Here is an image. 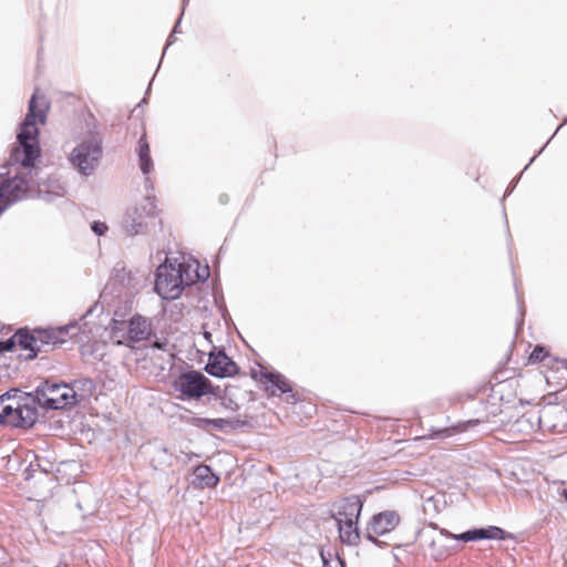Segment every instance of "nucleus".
Segmentation results:
<instances>
[{"instance_id":"obj_1","label":"nucleus","mask_w":567,"mask_h":567,"mask_svg":"<svg viewBox=\"0 0 567 567\" xmlns=\"http://www.w3.org/2000/svg\"><path fill=\"white\" fill-rule=\"evenodd\" d=\"M37 404L51 410L71 408L75 405V392L68 383L50 380L41 382L34 395L11 389L0 395V423L23 429L33 426L38 419Z\"/></svg>"},{"instance_id":"obj_2","label":"nucleus","mask_w":567,"mask_h":567,"mask_svg":"<svg viewBox=\"0 0 567 567\" xmlns=\"http://www.w3.org/2000/svg\"><path fill=\"white\" fill-rule=\"evenodd\" d=\"M208 276V267L199 269L196 260L178 262L167 258L156 270L155 291L163 299L173 300L182 295L186 286L205 280Z\"/></svg>"},{"instance_id":"obj_3","label":"nucleus","mask_w":567,"mask_h":567,"mask_svg":"<svg viewBox=\"0 0 567 567\" xmlns=\"http://www.w3.org/2000/svg\"><path fill=\"white\" fill-rule=\"evenodd\" d=\"M504 530L499 527L478 528L462 534H452L441 529L440 534L432 538L427 554L434 560H443L460 550L457 542H475L481 539H502Z\"/></svg>"},{"instance_id":"obj_4","label":"nucleus","mask_w":567,"mask_h":567,"mask_svg":"<svg viewBox=\"0 0 567 567\" xmlns=\"http://www.w3.org/2000/svg\"><path fill=\"white\" fill-rule=\"evenodd\" d=\"M102 154V138L96 133H90L72 148L68 161L80 175L90 176L99 167Z\"/></svg>"},{"instance_id":"obj_5","label":"nucleus","mask_w":567,"mask_h":567,"mask_svg":"<svg viewBox=\"0 0 567 567\" xmlns=\"http://www.w3.org/2000/svg\"><path fill=\"white\" fill-rule=\"evenodd\" d=\"M173 388L183 400H198L213 393L212 382L202 372L190 370L181 373L173 382Z\"/></svg>"},{"instance_id":"obj_6","label":"nucleus","mask_w":567,"mask_h":567,"mask_svg":"<svg viewBox=\"0 0 567 567\" xmlns=\"http://www.w3.org/2000/svg\"><path fill=\"white\" fill-rule=\"evenodd\" d=\"M152 333L150 321L141 316H134L127 328L124 322L114 321L112 327V339L117 344H125L133 348V343L147 340Z\"/></svg>"},{"instance_id":"obj_7","label":"nucleus","mask_w":567,"mask_h":567,"mask_svg":"<svg viewBox=\"0 0 567 567\" xmlns=\"http://www.w3.org/2000/svg\"><path fill=\"white\" fill-rule=\"evenodd\" d=\"M155 199L151 196L144 197L138 204L127 208L122 227L130 236L141 234L147 226L148 219L155 215Z\"/></svg>"},{"instance_id":"obj_8","label":"nucleus","mask_w":567,"mask_h":567,"mask_svg":"<svg viewBox=\"0 0 567 567\" xmlns=\"http://www.w3.org/2000/svg\"><path fill=\"white\" fill-rule=\"evenodd\" d=\"M400 523V516L394 511H385L374 515L367 527V538L377 544L378 537L392 532Z\"/></svg>"},{"instance_id":"obj_9","label":"nucleus","mask_w":567,"mask_h":567,"mask_svg":"<svg viewBox=\"0 0 567 567\" xmlns=\"http://www.w3.org/2000/svg\"><path fill=\"white\" fill-rule=\"evenodd\" d=\"M566 420V411L559 405L543 408L537 415L538 426L544 431L561 432Z\"/></svg>"},{"instance_id":"obj_10","label":"nucleus","mask_w":567,"mask_h":567,"mask_svg":"<svg viewBox=\"0 0 567 567\" xmlns=\"http://www.w3.org/2000/svg\"><path fill=\"white\" fill-rule=\"evenodd\" d=\"M206 371L217 378L231 377L237 373V365L225 352L219 351L209 355Z\"/></svg>"},{"instance_id":"obj_11","label":"nucleus","mask_w":567,"mask_h":567,"mask_svg":"<svg viewBox=\"0 0 567 567\" xmlns=\"http://www.w3.org/2000/svg\"><path fill=\"white\" fill-rule=\"evenodd\" d=\"M362 506L360 497L351 495L334 504L333 517L336 522L346 520L347 518L359 519Z\"/></svg>"},{"instance_id":"obj_12","label":"nucleus","mask_w":567,"mask_h":567,"mask_svg":"<svg viewBox=\"0 0 567 567\" xmlns=\"http://www.w3.org/2000/svg\"><path fill=\"white\" fill-rule=\"evenodd\" d=\"M262 379L267 384V390L271 391V394H276L275 389H277L281 393H288L286 398L287 403L295 404L297 402L296 394L292 393V390L287 379L282 374L275 372H265L262 373Z\"/></svg>"},{"instance_id":"obj_13","label":"nucleus","mask_w":567,"mask_h":567,"mask_svg":"<svg viewBox=\"0 0 567 567\" xmlns=\"http://www.w3.org/2000/svg\"><path fill=\"white\" fill-rule=\"evenodd\" d=\"M14 338L22 349L29 351V353L25 355V359L32 360L38 355V353L42 352L39 340L35 337V330L31 333L25 330H19L14 334Z\"/></svg>"},{"instance_id":"obj_14","label":"nucleus","mask_w":567,"mask_h":567,"mask_svg":"<svg viewBox=\"0 0 567 567\" xmlns=\"http://www.w3.org/2000/svg\"><path fill=\"white\" fill-rule=\"evenodd\" d=\"M194 484L200 488L214 487L218 484L219 477L213 473L208 465H198L194 470Z\"/></svg>"},{"instance_id":"obj_15","label":"nucleus","mask_w":567,"mask_h":567,"mask_svg":"<svg viewBox=\"0 0 567 567\" xmlns=\"http://www.w3.org/2000/svg\"><path fill=\"white\" fill-rule=\"evenodd\" d=\"M340 539L347 544H355L359 540L358 519L347 518L337 522Z\"/></svg>"},{"instance_id":"obj_16","label":"nucleus","mask_w":567,"mask_h":567,"mask_svg":"<svg viewBox=\"0 0 567 567\" xmlns=\"http://www.w3.org/2000/svg\"><path fill=\"white\" fill-rule=\"evenodd\" d=\"M69 386L75 392V404L90 398L95 390L94 382L89 378L74 380Z\"/></svg>"},{"instance_id":"obj_17","label":"nucleus","mask_w":567,"mask_h":567,"mask_svg":"<svg viewBox=\"0 0 567 567\" xmlns=\"http://www.w3.org/2000/svg\"><path fill=\"white\" fill-rule=\"evenodd\" d=\"M138 158H140V167L144 175H148L153 168V162L150 155V146L144 137L138 141ZM151 179L148 176L145 178L146 186L150 184Z\"/></svg>"},{"instance_id":"obj_18","label":"nucleus","mask_w":567,"mask_h":567,"mask_svg":"<svg viewBox=\"0 0 567 567\" xmlns=\"http://www.w3.org/2000/svg\"><path fill=\"white\" fill-rule=\"evenodd\" d=\"M35 337L39 340V344L41 346L42 352H48L49 348H54L61 344L53 328L35 330Z\"/></svg>"},{"instance_id":"obj_19","label":"nucleus","mask_w":567,"mask_h":567,"mask_svg":"<svg viewBox=\"0 0 567 567\" xmlns=\"http://www.w3.org/2000/svg\"><path fill=\"white\" fill-rule=\"evenodd\" d=\"M189 424L205 431H209L212 427L223 430L228 424V421L225 419H207L193 416L189 419Z\"/></svg>"},{"instance_id":"obj_20","label":"nucleus","mask_w":567,"mask_h":567,"mask_svg":"<svg viewBox=\"0 0 567 567\" xmlns=\"http://www.w3.org/2000/svg\"><path fill=\"white\" fill-rule=\"evenodd\" d=\"M153 349L162 350L165 353V357H163V364L172 365L174 363V353L172 352V346L168 341H156L152 346Z\"/></svg>"},{"instance_id":"obj_21","label":"nucleus","mask_w":567,"mask_h":567,"mask_svg":"<svg viewBox=\"0 0 567 567\" xmlns=\"http://www.w3.org/2000/svg\"><path fill=\"white\" fill-rule=\"evenodd\" d=\"M169 455L167 453V450L165 447H156L154 450V454L152 457V463L154 464L155 468H158L159 466L168 463Z\"/></svg>"},{"instance_id":"obj_22","label":"nucleus","mask_w":567,"mask_h":567,"mask_svg":"<svg viewBox=\"0 0 567 567\" xmlns=\"http://www.w3.org/2000/svg\"><path fill=\"white\" fill-rule=\"evenodd\" d=\"M75 328H76V326L72 323V324H66V326L58 327V328H53V329H54V332H55L58 339L60 340V342L62 344L68 340V338L71 337L70 331L74 330Z\"/></svg>"},{"instance_id":"obj_23","label":"nucleus","mask_w":567,"mask_h":567,"mask_svg":"<svg viewBox=\"0 0 567 567\" xmlns=\"http://www.w3.org/2000/svg\"><path fill=\"white\" fill-rule=\"evenodd\" d=\"M17 340L16 338H10L6 341H0V353L4 351H11L16 347Z\"/></svg>"},{"instance_id":"obj_24","label":"nucleus","mask_w":567,"mask_h":567,"mask_svg":"<svg viewBox=\"0 0 567 567\" xmlns=\"http://www.w3.org/2000/svg\"><path fill=\"white\" fill-rule=\"evenodd\" d=\"M107 228V225L102 221H94L92 225V230L99 236L104 235Z\"/></svg>"},{"instance_id":"obj_25","label":"nucleus","mask_w":567,"mask_h":567,"mask_svg":"<svg viewBox=\"0 0 567 567\" xmlns=\"http://www.w3.org/2000/svg\"><path fill=\"white\" fill-rule=\"evenodd\" d=\"M544 348L543 347H536L532 354H530V359L533 360H542L544 358Z\"/></svg>"},{"instance_id":"obj_26","label":"nucleus","mask_w":567,"mask_h":567,"mask_svg":"<svg viewBox=\"0 0 567 567\" xmlns=\"http://www.w3.org/2000/svg\"><path fill=\"white\" fill-rule=\"evenodd\" d=\"M322 556V559H323V566L324 567H339L341 566V561L339 559L334 560V561H327L323 554H321Z\"/></svg>"},{"instance_id":"obj_27","label":"nucleus","mask_w":567,"mask_h":567,"mask_svg":"<svg viewBox=\"0 0 567 567\" xmlns=\"http://www.w3.org/2000/svg\"><path fill=\"white\" fill-rule=\"evenodd\" d=\"M178 24H179V20L177 21L176 25L174 27L173 32L168 37L167 47L171 45L174 42V34L177 32Z\"/></svg>"},{"instance_id":"obj_28","label":"nucleus","mask_w":567,"mask_h":567,"mask_svg":"<svg viewBox=\"0 0 567 567\" xmlns=\"http://www.w3.org/2000/svg\"><path fill=\"white\" fill-rule=\"evenodd\" d=\"M528 422H529V419L527 420V419H524V417H523V419H520V420L518 421V424H519V425H524L525 423H528Z\"/></svg>"},{"instance_id":"obj_29","label":"nucleus","mask_w":567,"mask_h":567,"mask_svg":"<svg viewBox=\"0 0 567 567\" xmlns=\"http://www.w3.org/2000/svg\"><path fill=\"white\" fill-rule=\"evenodd\" d=\"M204 337L206 340H208L209 342L212 341L210 338H212V333L210 332H205L204 333Z\"/></svg>"},{"instance_id":"obj_30","label":"nucleus","mask_w":567,"mask_h":567,"mask_svg":"<svg viewBox=\"0 0 567 567\" xmlns=\"http://www.w3.org/2000/svg\"><path fill=\"white\" fill-rule=\"evenodd\" d=\"M477 423H478V421H476V420H475V421H468V422H467V424H468V425H475V424H477Z\"/></svg>"},{"instance_id":"obj_31","label":"nucleus","mask_w":567,"mask_h":567,"mask_svg":"<svg viewBox=\"0 0 567 567\" xmlns=\"http://www.w3.org/2000/svg\"><path fill=\"white\" fill-rule=\"evenodd\" d=\"M563 496H564V498L567 501V488H565V489L563 491Z\"/></svg>"}]
</instances>
